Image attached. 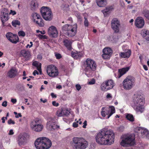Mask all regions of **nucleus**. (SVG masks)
<instances>
[{
    "label": "nucleus",
    "instance_id": "5701e85b",
    "mask_svg": "<svg viewBox=\"0 0 149 149\" xmlns=\"http://www.w3.org/2000/svg\"><path fill=\"white\" fill-rule=\"evenodd\" d=\"M38 3L36 0H32L30 4V7L31 10L33 11H36L38 8Z\"/></svg>",
    "mask_w": 149,
    "mask_h": 149
},
{
    "label": "nucleus",
    "instance_id": "603ef678",
    "mask_svg": "<svg viewBox=\"0 0 149 149\" xmlns=\"http://www.w3.org/2000/svg\"><path fill=\"white\" fill-rule=\"evenodd\" d=\"M95 83V80L93 79L88 82V84H89L92 85L94 84Z\"/></svg>",
    "mask_w": 149,
    "mask_h": 149
},
{
    "label": "nucleus",
    "instance_id": "cd10ccee",
    "mask_svg": "<svg viewBox=\"0 0 149 149\" xmlns=\"http://www.w3.org/2000/svg\"><path fill=\"white\" fill-rule=\"evenodd\" d=\"M131 51L130 50H127V51L125 52H121L120 53L119 55L122 58H129L131 54Z\"/></svg>",
    "mask_w": 149,
    "mask_h": 149
},
{
    "label": "nucleus",
    "instance_id": "052dcab7",
    "mask_svg": "<svg viewBox=\"0 0 149 149\" xmlns=\"http://www.w3.org/2000/svg\"><path fill=\"white\" fill-rule=\"evenodd\" d=\"M36 74H38L39 73L36 70H35L33 72V74L35 76Z\"/></svg>",
    "mask_w": 149,
    "mask_h": 149
},
{
    "label": "nucleus",
    "instance_id": "2f4dec72",
    "mask_svg": "<svg viewBox=\"0 0 149 149\" xmlns=\"http://www.w3.org/2000/svg\"><path fill=\"white\" fill-rule=\"evenodd\" d=\"M43 18L46 20L50 21L51 20L52 18V13H49V15H47V14H45L44 15H42Z\"/></svg>",
    "mask_w": 149,
    "mask_h": 149
},
{
    "label": "nucleus",
    "instance_id": "58836bf2",
    "mask_svg": "<svg viewBox=\"0 0 149 149\" xmlns=\"http://www.w3.org/2000/svg\"><path fill=\"white\" fill-rule=\"evenodd\" d=\"M141 33L142 35L144 38L147 34L149 33V31L146 29H143L141 31Z\"/></svg>",
    "mask_w": 149,
    "mask_h": 149
},
{
    "label": "nucleus",
    "instance_id": "ddd939ff",
    "mask_svg": "<svg viewBox=\"0 0 149 149\" xmlns=\"http://www.w3.org/2000/svg\"><path fill=\"white\" fill-rule=\"evenodd\" d=\"M114 85L113 80H108L103 82L101 85V88L102 91H106L112 88Z\"/></svg>",
    "mask_w": 149,
    "mask_h": 149
},
{
    "label": "nucleus",
    "instance_id": "e2e57ef3",
    "mask_svg": "<svg viewBox=\"0 0 149 149\" xmlns=\"http://www.w3.org/2000/svg\"><path fill=\"white\" fill-rule=\"evenodd\" d=\"M10 13L12 14L13 15H15L16 13L15 11H13L11 10L10 11Z\"/></svg>",
    "mask_w": 149,
    "mask_h": 149
},
{
    "label": "nucleus",
    "instance_id": "a18cd8bd",
    "mask_svg": "<svg viewBox=\"0 0 149 149\" xmlns=\"http://www.w3.org/2000/svg\"><path fill=\"white\" fill-rule=\"evenodd\" d=\"M8 123L9 125H10L11 124L14 125L15 124V123L13 120H12L11 119H10L8 120Z\"/></svg>",
    "mask_w": 149,
    "mask_h": 149
},
{
    "label": "nucleus",
    "instance_id": "4be33fe9",
    "mask_svg": "<svg viewBox=\"0 0 149 149\" xmlns=\"http://www.w3.org/2000/svg\"><path fill=\"white\" fill-rule=\"evenodd\" d=\"M144 24V21L143 18L141 17L137 18L135 21V25L139 28H142Z\"/></svg>",
    "mask_w": 149,
    "mask_h": 149
},
{
    "label": "nucleus",
    "instance_id": "7ed1b4c3",
    "mask_svg": "<svg viewBox=\"0 0 149 149\" xmlns=\"http://www.w3.org/2000/svg\"><path fill=\"white\" fill-rule=\"evenodd\" d=\"M37 149H48L52 145L51 141L45 137H41L37 139L34 143Z\"/></svg>",
    "mask_w": 149,
    "mask_h": 149
},
{
    "label": "nucleus",
    "instance_id": "f03ea898",
    "mask_svg": "<svg viewBox=\"0 0 149 149\" xmlns=\"http://www.w3.org/2000/svg\"><path fill=\"white\" fill-rule=\"evenodd\" d=\"M133 107L137 112L142 113L144 110L145 98L143 95L136 93L133 97Z\"/></svg>",
    "mask_w": 149,
    "mask_h": 149
},
{
    "label": "nucleus",
    "instance_id": "0e129e2a",
    "mask_svg": "<svg viewBox=\"0 0 149 149\" xmlns=\"http://www.w3.org/2000/svg\"><path fill=\"white\" fill-rule=\"evenodd\" d=\"M40 100L41 102H42L43 103L46 102L47 101V100L46 99H45L44 100H43L42 98L40 99Z\"/></svg>",
    "mask_w": 149,
    "mask_h": 149
},
{
    "label": "nucleus",
    "instance_id": "3c124183",
    "mask_svg": "<svg viewBox=\"0 0 149 149\" xmlns=\"http://www.w3.org/2000/svg\"><path fill=\"white\" fill-rule=\"evenodd\" d=\"M52 104L54 106L57 107L59 105V104L56 102L55 101H53L52 102Z\"/></svg>",
    "mask_w": 149,
    "mask_h": 149
},
{
    "label": "nucleus",
    "instance_id": "473e14b6",
    "mask_svg": "<svg viewBox=\"0 0 149 149\" xmlns=\"http://www.w3.org/2000/svg\"><path fill=\"white\" fill-rule=\"evenodd\" d=\"M33 22L40 27H42L44 26V23L42 19H40L39 20L34 19L33 20Z\"/></svg>",
    "mask_w": 149,
    "mask_h": 149
},
{
    "label": "nucleus",
    "instance_id": "b1692460",
    "mask_svg": "<svg viewBox=\"0 0 149 149\" xmlns=\"http://www.w3.org/2000/svg\"><path fill=\"white\" fill-rule=\"evenodd\" d=\"M70 113V112L67 109L65 108H63L61 111L58 112L57 116L60 117L68 116Z\"/></svg>",
    "mask_w": 149,
    "mask_h": 149
},
{
    "label": "nucleus",
    "instance_id": "a19ab883",
    "mask_svg": "<svg viewBox=\"0 0 149 149\" xmlns=\"http://www.w3.org/2000/svg\"><path fill=\"white\" fill-rule=\"evenodd\" d=\"M18 35L19 36L24 37L25 36V33L23 31H20L18 32Z\"/></svg>",
    "mask_w": 149,
    "mask_h": 149
},
{
    "label": "nucleus",
    "instance_id": "9b49d317",
    "mask_svg": "<svg viewBox=\"0 0 149 149\" xmlns=\"http://www.w3.org/2000/svg\"><path fill=\"white\" fill-rule=\"evenodd\" d=\"M46 127L49 130H52L58 128L59 126L57 125V122L55 119L49 118L47 119Z\"/></svg>",
    "mask_w": 149,
    "mask_h": 149
},
{
    "label": "nucleus",
    "instance_id": "6e6d98bb",
    "mask_svg": "<svg viewBox=\"0 0 149 149\" xmlns=\"http://www.w3.org/2000/svg\"><path fill=\"white\" fill-rule=\"evenodd\" d=\"M83 124L84 125L82 126L84 128H86V126L87 125V121L86 120H85Z\"/></svg>",
    "mask_w": 149,
    "mask_h": 149
},
{
    "label": "nucleus",
    "instance_id": "72a5a7b5",
    "mask_svg": "<svg viewBox=\"0 0 149 149\" xmlns=\"http://www.w3.org/2000/svg\"><path fill=\"white\" fill-rule=\"evenodd\" d=\"M32 65L37 67V68L38 70L39 71L40 74H41L42 71L41 63L35 61L33 62Z\"/></svg>",
    "mask_w": 149,
    "mask_h": 149
},
{
    "label": "nucleus",
    "instance_id": "4468645a",
    "mask_svg": "<svg viewBox=\"0 0 149 149\" xmlns=\"http://www.w3.org/2000/svg\"><path fill=\"white\" fill-rule=\"evenodd\" d=\"M30 126L33 130L37 132L41 131L43 127L42 125L38 123V120L32 121L31 124Z\"/></svg>",
    "mask_w": 149,
    "mask_h": 149
},
{
    "label": "nucleus",
    "instance_id": "6e6552de",
    "mask_svg": "<svg viewBox=\"0 0 149 149\" xmlns=\"http://www.w3.org/2000/svg\"><path fill=\"white\" fill-rule=\"evenodd\" d=\"M84 70L86 72H90L96 69V64L94 61L90 59H87L84 63Z\"/></svg>",
    "mask_w": 149,
    "mask_h": 149
},
{
    "label": "nucleus",
    "instance_id": "1a4fd4ad",
    "mask_svg": "<svg viewBox=\"0 0 149 149\" xmlns=\"http://www.w3.org/2000/svg\"><path fill=\"white\" fill-rule=\"evenodd\" d=\"M115 112V110L114 107L113 106H111L109 107H103L102 109L101 112L102 116L105 117L106 115H107L106 117L107 119L109 118L113 113Z\"/></svg>",
    "mask_w": 149,
    "mask_h": 149
},
{
    "label": "nucleus",
    "instance_id": "79ce46f5",
    "mask_svg": "<svg viewBox=\"0 0 149 149\" xmlns=\"http://www.w3.org/2000/svg\"><path fill=\"white\" fill-rule=\"evenodd\" d=\"M37 36L40 39H47V36L45 35H42L40 34H38Z\"/></svg>",
    "mask_w": 149,
    "mask_h": 149
},
{
    "label": "nucleus",
    "instance_id": "49530a36",
    "mask_svg": "<svg viewBox=\"0 0 149 149\" xmlns=\"http://www.w3.org/2000/svg\"><path fill=\"white\" fill-rule=\"evenodd\" d=\"M55 56L57 59H59L62 57L61 54H60L55 53Z\"/></svg>",
    "mask_w": 149,
    "mask_h": 149
},
{
    "label": "nucleus",
    "instance_id": "864d4df0",
    "mask_svg": "<svg viewBox=\"0 0 149 149\" xmlns=\"http://www.w3.org/2000/svg\"><path fill=\"white\" fill-rule=\"evenodd\" d=\"M106 97L107 99H111L112 98V97L111 95L110 94L108 93L107 95L106 96Z\"/></svg>",
    "mask_w": 149,
    "mask_h": 149
},
{
    "label": "nucleus",
    "instance_id": "de8ad7c7",
    "mask_svg": "<svg viewBox=\"0 0 149 149\" xmlns=\"http://www.w3.org/2000/svg\"><path fill=\"white\" fill-rule=\"evenodd\" d=\"M78 121H77L76 122H74L72 124L73 127L75 128L77 127L78 125Z\"/></svg>",
    "mask_w": 149,
    "mask_h": 149
},
{
    "label": "nucleus",
    "instance_id": "dca6fc26",
    "mask_svg": "<svg viewBox=\"0 0 149 149\" xmlns=\"http://www.w3.org/2000/svg\"><path fill=\"white\" fill-rule=\"evenodd\" d=\"M6 37L8 40L13 43L16 44L19 41L18 36L11 32L7 33L6 35Z\"/></svg>",
    "mask_w": 149,
    "mask_h": 149
},
{
    "label": "nucleus",
    "instance_id": "a878e982",
    "mask_svg": "<svg viewBox=\"0 0 149 149\" xmlns=\"http://www.w3.org/2000/svg\"><path fill=\"white\" fill-rule=\"evenodd\" d=\"M130 67H126L123 68L122 69L118 70V78H120L121 76L125 74L130 69Z\"/></svg>",
    "mask_w": 149,
    "mask_h": 149
},
{
    "label": "nucleus",
    "instance_id": "2eb2a0df",
    "mask_svg": "<svg viewBox=\"0 0 149 149\" xmlns=\"http://www.w3.org/2000/svg\"><path fill=\"white\" fill-rule=\"evenodd\" d=\"M28 136L26 133H21L18 137L17 142L19 146L25 144L27 142Z\"/></svg>",
    "mask_w": 149,
    "mask_h": 149
},
{
    "label": "nucleus",
    "instance_id": "9d476101",
    "mask_svg": "<svg viewBox=\"0 0 149 149\" xmlns=\"http://www.w3.org/2000/svg\"><path fill=\"white\" fill-rule=\"evenodd\" d=\"M47 71L49 76L54 78L57 77L58 74V72L57 68L53 65L47 66Z\"/></svg>",
    "mask_w": 149,
    "mask_h": 149
},
{
    "label": "nucleus",
    "instance_id": "bf43d9fd",
    "mask_svg": "<svg viewBox=\"0 0 149 149\" xmlns=\"http://www.w3.org/2000/svg\"><path fill=\"white\" fill-rule=\"evenodd\" d=\"M14 133L13 130L12 129H11L10 130L8 134L9 135H12Z\"/></svg>",
    "mask_w": 149,
    "mask_h": 149
},
{
    "label": "nucleus",
    "instance_id": "0eeeda50",
    "mask_svg": "<svg viewBox=\"0 0 149 149\" xmlns=\"http://www.w3.org/2000/svg\"><path fill=\"white\" fill-rule=\"evenodd\" d=\"M135 79L134 77L128 76L123 82V88L125 90H130L135 85Z\"/></svg>",
    "mask_w": 149,
    "mask_h": 149
},
{
    "label": "nucleus",
    "instance_id": "e433bc0d",
    "mask_svg": "<svg viewBox=\"0 0 149 149\" xmlns=\"http://www.w3.org/2000/svg\"><path fill=\"white\" fill-rule=\"evenodd\" d=\"M142 14L146 18L149 19V11L146 10H143Z\"/></svg>",
    "mask_w": 149,
    "mask_h": 149
},
{
    "label": "nucleus",
    "instance_id": "7c9ffc66",
    "mask_svg": "<svg viewBox=\"0 0 149 149\" xmlns=\"http://www.w3.org/2000/svg\"><path fill=\"white\" fill-rule=\"evenodd\" d=\"M63 42L64 43L65 46L69 50L72 49L71 41L68 39H65L63 41Z\"/></svg>",
    "mask_w": 149,
    "mask_h": 149
},
{
    "label": "nucleus",
    "instance_id": "c756f323",
    "mask_svg": "<svg viewBox=\"0 0 149 149\" xmlns=\"http://www.w3.org/2000/svg\"><path fill=\"white\" fill-rule=\"evenodd\" d=\"M72 56L74 58H78L79 57L82 56L83 55V53L82 52H72Z\"/></svg>",
    "mask_w": 149,
    "mask_h": 149
},
{
    "label": "nucleus",
    "instance_id": "f3484780",
    "mask_svg": "<svg viewBox=\"0 0 149 149\" xmlns=\"http://www.w3.org/2000/svg\"><path fill=\"white\" fill-rule=\"evenodd\" d=\"M111 27L115 33H118L119 31V27L120 25L119 21L117 18L113 19L111 22Z\"/></svg>",
    "mask_w": 149,
    "mask_h": 149
},
{
    "label": "nucleus",
    "instance_id": "f704fd0d",
    "mask_svg": "<svg viewBox=\"0 0 149 149\" xmlns=\"http://www.w3.org/2000/svg\"><path fill=\"white\" fill-rule=\"evenodd\" d=\"M126 118L130 121L132 122L134 121L135 118L130 113H126L125 115Z\"/></svg>",
    "mask_w": 149,
    "mask_h": 149
},
{
    "label": "nucleus",
    "instance_id": "37998d69",
    "mask_svg": "<svg viewBox=\"0 0 149 149\" xmlns=\"http://www.w3.org/2000/svg\"><path fill=\"white\" fill-rule=\"evenodd\" d=\"M84 18L85 20L84 22V25L86 27H88L89 25V23L86 18L85 17Z\"/></svg>",
    "mask_w": 149,
    "mask_h": 149
},
{
    "label": "nucleus",
    "instance_id": "423d86ee",
    "mask_svg": "<svg viewBox=\"0 0 149 149\" xmlns=\"http://www.w3.org/2000/svg\"><path fill=\"white\" fill-rule=\"evenodd\" d=\"M135 136L133 134L125 135L123 138L120 144L124 147L132 146L135 144Z\"/></svg>",
    "mask_w": 149,
    "mask_h": 149
},
{
    "label": "nucleus",
    "instance_id": "a211bd4d",
    "mask_svg": "<svg viewBox=\"0 0 149 149\" xmlns=\"http://www.w3.org/2000/svg\"><path fill=\"white\" fill-rule=\"evenodd\" d=\"M103 54L102 55V57L105 59L109 58L112 54V49L110 48L106 47L103 50Z\"/></svg>",
    "mask_w": 149,
    "mask_h": 149
},
{
    "label": "nucleus",
    "instance_id": "412c9836",
    "mask_svg": "<svg viewBox=\"0 0 149 149\" xmlns=\"http://www.w3.org/2000/svg\"><path fill=\"white\" fill-rule=\"evenodd\" d=\"M49 35L51 37L54 38L57 36L58 33L56 27L54 26L49 27L48 30Z\"/></svg>",
    "mask_w": 149,
    "mask_h": 149
},
{
    "label": "nucleus",
    "instance_id": "39448f33",
    "mask_svg": "<svg viewBox=\"0 0 149 149\" xmlns=\"http://www.w3.org/2000/svg\"><path fill=\"white\" fill-rule=\"evenodd\" d=\"M77 25L76 24L73 25L68 24L63 25L62 28V31L65 32L66 35L69 37H73L75 35L77 32Z\"/></svg>",
    "mask_w": 149,
    "mask_h": 149
},
{
    "label": "nucleus",
    "instance_id": "5fc2aeb1",
    "mask_svg": "<svg viewBox=\"0 0 149 149\" xmlns=\"http://www.w3.org/2000/svg\"><path fill=\"white\" fill-rule=\"evenodd\" d=\"M106 8H107L109 12L111 11L113 9L112 6L107 7H106Z\"/></svg>",
    "mask_w": 149,
    "mask_h": 149
},
{
    "label": "nucleus",
    "instance_id": "13d9d810",
    "mask_svg": "<svg viewBox=\"0 0 149 149\" xmlns=\"http://www.w3.org/2000/svg\"><path fill=\"white\" fill-rule=\"evenodd\" d=\"M51 95L52 98H56L57 97L56 95L53 93H51Z\"/></svg>",
    "mask_w": 149,
    "mask_h": 149
},
{
    "label": "nucleus",
    "instance_id": "4d7b16f0",
    "mask_svg": "<svg viewBox=\"0 0 149 149\" xmlns=\"http://www.w3.org/2000/svg\"><path fill=\"white\" fill-rule=\"evenodd\" d=\"M11 102L13 103V104H15V103H16L17 102V100L16 99H13V98H12L11 99Z\"/></svg>",
    "mask_w": 149,
    "mask_h": 149
},
{
    "label": "nucleus",
    "instance_id": "8fccbe9b",
    "mask_svg": "<svg viewBox=\"0 0 149 149\" xmlns=\"http://www.w3.org/2000/svg\"><path fill=\"white\" fill-rule=\"evenodd\" d=\"M7 102L6 101H4L2 102V105L4 107H6L7 106Z\"/></svg>",
    "mask_w": 149,
    "mask_h": 149
},
{
    "label": "nucleus",
    "instance_id": "ea45409f",
    "mask_svg": "<svg viewBox=\"0 0 149 149\" xmlns=\"http://www.w3.org/2000/svg\"><path fill=\"white\" fill-rule=\"evenodd\" d=\"M102 12L105 16H106L107 15H109L110 13V12H109L106 8L103 10H102Z\"/></svg>",
    "mask_w": 149,
    "mask_h": 149
},
{
    "label": "nucleus",
    "instance_id": "bb28decb",
    "mask_svg": "<svg viewBox=\"0 0 149 149\" xmlns=\"http://www.w3.org/2000/svg\"><path fill=\"white\" fill-rule=\"evenodd\" d=\"M20 54L22 56L26 59L29 58L31 56L30 53L29 51H26L24 49L21 51Z\"/></svg>",
    "mask_w": 149,
    "mask_h": 149
},
{
    "label": "nucleus",
    "instance_id": "4c0bfd02",
    "mask_svg": "<svg viewBox=\"0 0 149 149\" xmlns=\"http://www.w3.org/2000/svg\"><path fill=\"white\" fill-rule=\"evenodd\" d=\"M12 24L13 26L16 27L17 25H20V22L18 20H15L12 21Z\"/></svg>",
    "mask_w": 149,
    "mask_h": 149
},
{
    "label": "nucleus",
    "instance_id": "f257e3e1",
    "mask_svg": "<svg viewBox=\"0 0 149 149\" xmlns=\"http://www.w3.org/2000/svg\"><path fill=\"white\" fill-rule=\"evenodd\" d=\"M114 134L112 130L104 128L97 133L96 136V140L99 144L110 145L114 143Z\"/></svg>",
    "mask_w": 149,
    "mask_h": 149
},
{
    "label": "nucleus",
    "instance_id": "c03bdc74",
    "mask_svg": "<svg viewBox=\"0 0 149 149\" xmlns=\"http://www.w3.org/2000/svg\"><path fill=\"white\" fill-rule=\"evenodd\" d=\"M124 129V127L123 126H120L118 128V130L120 132H123Z\"/></svg>",
    "mask_w": 149,
    "mask_h": 149
},
{
    "label": "nucleus",
    "instance_id": "09e8293b",
    "mask_svg": "<svg viewBox=\"0 0 149 149\" xmlns=\"http://www.w3.org/2000/svg\"><path fill=\"white\" fill-rule=\"evenodd\" d=\"M76 87L78 91L80 90L81 88L80 85L79 84H77L76 85Z\"/></svg>",
    "mask_w": 149,
    "mask_h": 149
},
{
    "label": "nucleus",
    "instance_id": "aec40b11",
    "mask_svg": "<svg viewBox=\"0 0 149 149\" xmlns=\"http://www.w3.org/2000/svg\"><path fill=\"white\" fill-rule=\"evenodd\" d=\"M7 10L6 9L4 8V11L1 12L2 14L1 16V19L2 23L3 26H6L5 22L7 21L9 18Z\"/></svg>",
    "mask_w": 149,
    "mask_h": 149
},
{
    "label": "nucleus",
    "instance_id": "f8f14e48",
    "mask_svg": "<svg viewBox=\"0 0 149 149\" xmlns=\"http://www.w3.org/2000/svg\"><path fill=\"white\" fill-rule=\"evenodd\" d=\"M135 131L142 137L149 139V131L147 129L141 127H138L136 128Z\"/></svg>",
    "mask_w": 149,
    "mask_h": 149
},
{
    "label": "nucleus",
    "instance_id": "680f3d73",
    "mask_svg": "<svg viewBox=\"0 0 149 149\" xmlns=\"http://www.w3.org/2000/svg\"><path fill=\"white\" fill-rule=\"evenodd\" d=\"M22 116L21 114V113H19L17 114V115H15V117L16 118H18L19 117H22Z\"/></svg>",
    "mask_w": 149,
    "mask_h": 149
},
{
    "label": "nucleus",
    "instance_id": "20e7f679",
    "mask_svg": "<svg viewBox=\"0 0 149 149\" xmlns=\"http://www.w3.org/2000/svg\"><path fill=\"white\" fill-rule=\"evenodd\" d=\"M72 142L74 149H86L88 146V142L82 138L74 137Z\"/></svg>",
    "mask_w": 149,
    "mask_h": 149
},
{
    "label": "nucleus",
    "instance_id": "338daca9",
    "mask_svg": "<svg viewBox=\"0 0 149 149\" xmlns=\"http://www.w3.org/2000/svg\"><path fill=\"white\" fill-rule=\"evenodd\" d=\"M143 68L146 70H148V67L146 65H143Z\"/></svg>",
    "mask_w": 149,
    "mask_h": 149
},
{
    "label": "nucleus",
    "instance_id": "69168bd1",
    "mask_svg": "<svg viewBox=\"0 0 149 149\" xmlns=\"http://www.w3.org/2000/svg\"><path fill=\"white\" fill-rule=\"evenodd\" d=\"M5 65V63H4L2 64L0 63V67H2V68H3V67Z\"/></svg>",
    "mask_w": 149,
    "mask_h": 149
},
{
    "label": "nucleus",
    "instance_id": "774afa93",
    "mask_svg": "<svg viewBox=\"0 0 149 149\" xmlns=\"http://www.w3.org/2000/svg\"><path fill=\"white\" fill-rule=\"evenodd\" d=\"M62 86L61 85H59L56 86V88L58 89H60L62 88Z\"/></svg>",
    "mask_w": 149,
    "mask_h": 149
},
{
    "label": "nucleus",
    "instance_id": "393cba45",
    "mask_svg": "<svg viewBox=\"0 0 149 149\" xmlns=\"http://www.w3.org/2000/svg\"><path fill=\"white\" fill-rule=\"evenodd\" d=\"M40 11L42 15L45 14H47L49 15V13H52L50 9L47 7L45 6H43L41 8Z\"/></svg>",
    "mask_w": 149,
    "mask_h": 149
},
{
    "label": "nucleus",
    "instance_id": "c9c22d12",
    "mask_svg": "<svg viewBox=\"0 0 149 149\" xmlns=\"http://www.w3.org/2000/svg\"><path fill=\"white\" fill-rule=\"evenodd\" d=\"M32 16L33 17V20L36 19L37 20H40V19H42L40 15L36 13H33L32 14Z\"/></svg>",
    "mask_w": 149,
    "mask_h": 149
},
{
    "label": "nucleus",
    "instance_id": "c85d7f7f",
    "mask_svg": "<svg viewBox=\"0 0 149 149\" xmlns=\"http://www.w3.org/2000/svg\"><path fill=\"white\" fill-rule=\"evenodd\" d=\"M97 5L99 7H104L107 4V0H96Z\"/></svg>",
    "mask_w": 149,
    "mask_h": 149
},
{
    "label": "nucleus",
    "instance_id": "6ab92c4d",
    "mask_svg": "<svg viewBox=\"0 0 149 149\" xmlns=\"http://www.w3.org/2000/svg\"><path fill=\"white\" fill-rule=\"evenodd\" d=\"M19 74L18 70L15 68H12L8 71L7 77L10 78H13Z\"/></svg>",
    "mask_w": 149,
    "mask_h": 149
}]
</instances>
